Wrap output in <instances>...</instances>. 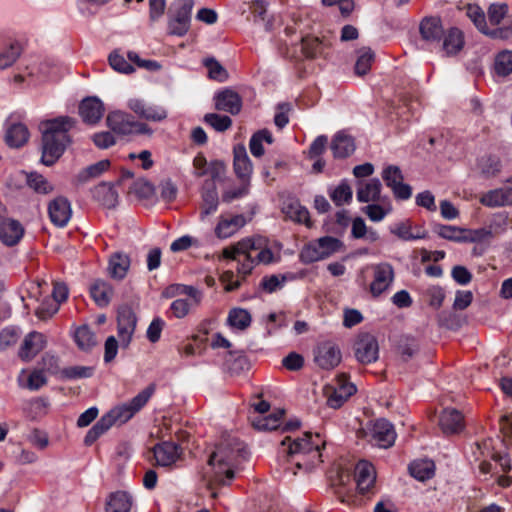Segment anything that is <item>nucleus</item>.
<instances>
[{"label":"nucleus","instance_id":"5fc2aeb1","mask_svg":"<svg viewBox=\"0 0 512 512\" xmlns=\"http://www.w3.org/2000/svg\"><path fill=\"white\" fill-rule=\"evenodd\" d=\"M203 65L207 68L210 79L218 82H225L228 79L227 70L215 58H205Z\"/></svg>","mask_w":512,"mask_h":512},{"label":"nucleus","instance_id":"052dcab7","mask_svg":"<svg viewBox=\"0 0 512 512\" xmlns=\"http://www.w3.org/2000/svg\"><path fill=\"white\" fill-rule=\"evenodd\" d=\"M424 296L428 305L437 310L443 304L445 292L440 286H430L425 290Z\"/></svg>","mask_w":512,"mask_h":512},{"label":"nucleus","instance_id":"79ce46f5","mask_svg":"<svg viewBox=\"0 0 512 512\" xmlns=\"http://www.w3.org/2000/svg\"><path fill=\"white\" fill-rule=\"evenodd\" d=\"M285 214L295 222L303 223L307 227H311L309 211L299 202L293 201L283 208Z\"/></svg>","mask_w":512,"mask_h":512},{"label":"nucleus","instance_id":"f03ea898","mask_svg":"<svg viewBox=\"0 0 512 512\" xmlns=\"http://www.w3.org/2000/svg\"><path fill=\"white\" fill-rule=\"evenodd\" d=\"M247 457V448L241 441L236 438L223 440L208 461L213 470L212 481L219 485H229Z\"/></svg>","mask_w":512,"mask_h":512},{"label":"nucleus","instance_id":"2f4dec72","mask_svg":"<svg viewBox=\"0 0 512 512\" xmlns=\"http://www.w3.org/2000/svg\"><path fill=\"white\" fill-rule=\"evenodd\" d=\"M94 198L107 208H113L118 202V193L113 184L102 182L95 186L93 190Z\"/></svg>","mask_w":512,"mask_h":512},{"label":"nucleus","instance_id":"423d86ee","mask_svg":"<svg viewBox=\"0 0 512 512\" xmlns=\"http://www.w3.org/2000/svg\"><path fill=\"white\" fill-rule=\"evenodd\" d=\"M193 0H177L170 8L168 31L175 36H184L191 22Z\"/></svg>","mask_w":512,"mask_h":512},{"label":"nucleus","instance_id":"338daca9","mask_svg":"<svg viewBox=\"0 0 512 512\" xmlns=\"http://www.w3.org/2000/svg\"><path fill=\"white\" fill-rule=\"evenodd\" d=\"M20 337L19 330L15 327H6L0 332V351L15 345Z\"/></svg>","mask_w":512,"mask_h":512},{"label":"nucleus","instance_id":"7ed1b4c3","mask_svg":"<svg viewBox=\"0 0 512 512\" xmlns=\"http://www.w3.org/2000/svg\"><path fill=\"white\" fill-rule=\"evenodd\" d=\"M75 123V119L69 116H60L41 122V162L44 165H53L63 155L71 142L68 132L74 127Z\"/></svg>","mask_w":512,"mask_h":512},{"label":"nucleus","instance_id":"a18cd8bd","mask_svg":"<svg viewBox=\"0 0 512 512\" xmlns=\"http://www.w3.org/2000/svg\"><path fill=\"white\" fill-rule=\"evenodd\" d=\"M22 47L18 42H13L0 51V70L11 67L20 57Z\"/></svg>","mask_w":512,"mask_h":512},{"label":"nucleus","instance_id":"c9c22d12","mask_svg":"<svg viewBox=\"0 0 512 512\" xmlns=\"http://www.w3.org/2000/svg\"><path fill=\"white\" fill-rule=\"evenodd\" d=\"M409 472L415 479L425 481L433 477L435 464L429 459L415 460L409 465Z\"/></svg>","mask_w":512,"mask_h":512},{"label":"nucleus","instance_id":"9d476101","mask_svg":"<svg viewBox=\"0 0 512 512\" xmlns=\"http://www.w3.org/2000/svg\"><path fill=\"white\" fill-rule=\"evenodd\" d=\"M467 14L482 33L489 35L492 38L508 39L512 36V16L508 17L503 26L488 30L485 14L478 6H469Z\"/></svg>","mask_w":512,"mask_h":512},{"label":"nucleus","instance_id":"4be33fe9","mask_svg":"<svg viewBox=\"0 0 512 512\" xmlns=\"http://www.w3.org/2000/svg\"><path fill=\"white\" fill-rule=\"evenodd\" d=\"M153 453L158 466L169 467L179 459L181 449L176 443L167 441L157 444Z\"/></svg>","mask_w":512,"mask_h":512},{"label":"nucleus","instance_id":"2eb2a0df","mask_svg":"<svg viewBox=\"0 0 512 512\" xmlns=\"http://www.w3.org/2000/svg\"><path fill=\"white\" fill-rule=\"evenodd\" d=\"M107 125L115 133L128 135L135 132L136 127H145V124L138 123L133 117L122 111H114L107 116Z\"/></svg>","mask_w":512,"mask_h":512},{"label":"nucleus","instance_id":"f257e3e1","mask_svg":"<svg viewBox=\"0 0 512 512\" xmlns=\"http://www.w3.org/2000/svg\"><path fill=\"white\" fill-rule=\"evenodd\" d=\"M325 442L319 434L304 433L302 437H285L281 441V453L287 457L288 466L295 475L293 467L309 471L322 462L321 449Z\"/></svg>","mask_w":512,"mask_h":512},{"label":"nucleus","instance_id":"1a4fd4ad","mask_svg":"<svg viewBox=\"0 0 512 512\" xmlns=\"http://www.w3.org/2000/svg\"><path fill=\"white\" fill-rule=\"evenodd\" d=\"M372 281L369 285V291L375 298L387 292L395 279L393 266L388 262H381L371 266Z\"/></svg>","mask_w":512,"mask_h":512},{"label":"nucleus","instance_id":"0eeeda50","mask_svg":"<svg viewBox=\"0 0 512 512\" xmlns=\"http://www.w3.org/2000/svg\"><path fill=\"white\" fill-rule=\"evenodd\" d=\"M58 76V67L51 61L35 62L26 67L25 74H17L13 80L15 83H23L28 78L29 85H36L39 82L54 80Z\"/></svg>","mask_w":512,"mask_h":512},{"label":"nucleus","instance_id":"a19ab883","mask_svg":"<svg viewBox=\"0 0 512 512\" xmlns=\"http://www.w3.org/2000/svg\"><path fill=\"white\" fill-rule=\"evenodd\" d=\"M329 196L336 206L349 204L352 201V188L347 180H342L338 186L329 189Z\"/></svg>","mask_w":512,"mask_h":512},{"label":"nucleus","instance_id":"6e6552de","mask_svg":"<svg viewBox=\"0 0 512 512\" xmlns=\"http://www.w3.org/2000/svg\"><path fill=\"white\" fill-rule=\"evenodd\" d=\"M355 392V385L348 382L345 375L339 376L335 384L326 385L323 389L326 404L333 409L340 408Z\"/></svg>","mask_w":512,"mask_h":512},{"label":"nucleus","instance_id":"72a5a7b5","mask_svg":"<svg viewBox=\"0 0 512 512\" xmlns=\"http://www.w3.org/2000/svg\"><path fill=\"white\" fill-rule=\"evenodd\" d=\"M30 133L23 123H14L10 125L5 134L6 143L10 147L19 148L29 139Z\"/></svg>","mask_w":512,"mask_h":512},{"label":"nucleus","instance_id":"bf43d9fd","mask_svg":"<svg viewBox=\"0 0 512 512\" xmlns=\"http://www.w3.org/2000/svg\"><path fill=\"white\" fill-rule=\"evenodd\" d=\"M204 121L218 132H224L232 125V120L229 116L216 113L206 114Z\"/></svg>","mask_w":512,"mask_h":512},{"label":"nucleus","instance_id":"393cba45","mask_svg":"<svg viewBox=\"0 0 512 512\" xmlns=\"http://www.w3.org/2000/svg\"><path fill=\"white\" fill-rule=\"evenodd\" d=\"M439 425L444 434H456L464 429V417L454 408H446L439 418Z\"/></svg>","mask_w":512,"mask_h":512},{"label":"nucleus","instance_id":"8fccbe9b","mask_svg":"<svg viewBox=\"0 0 512 512\" xmlns=\"http://www.w3.org/2000/svg\"><path fill=\"white\" fill-rule=\"evenodd\" d=\"M202 211L201 219L203 220L206 216L215 213L218 209L219 198L215 187L205 190L202 193Z\"/></svg>","mask_w":512,"mask_h":512},{"label":"nucleus","instance_id":"37998d69","mask_svg":"<svg viewBox=\"0 0 512 512\" xmlns=\"http://www.w3.org/2000/svg\"><path fill=\"white\" fill-rule=\"evenodd\" d=\"M272 144L273 137L269 130L263 129L254 133L249 142L250 152L254 157H261L264 154L263 142Z\"/></svg>","mask_w":512,"mask_h":512},{"label":"nucleus","instance_id":"a211bd4d","mask_svg":"<svg viewBox=\"0 0 512 512\" xmlns=\"http://www.w3.org/2000/svg\"><path fill=\"white\" fill-rule=\"evenodd\" d=\"M118 337L121 345L127 347L134 334L137 319L130 308H123L118 312Z\"/></svg>","mask_w":512,"mask_h":512},{"label":"nucleus","instance_id":"603ef678","mask_svg":"<svg viewBox=\"0 0 512 512\" xmlns=\"http://www.w3.org/2000/svg\"><path fill=\"white\" fill-rule=\"evenodd\" d=\"M434 232L443 239L456 243H463V228L461 227L438 224L435 225Z\"/></svg>","mask_w":512,"mask_h":512},{"label":"nucleus","instance_id":"3c124183","mask_svg":"<svg viewBox=\"0 0 512 512\" xmlns=\"http://www.w3.org/2000/svg\"><path fill=\"white\" fill-rule=\"evenodd\" d=\"M74 340L77 346L84 351H87L96 345L95 335L86 325L76 329L74 333Z\"/></svg>","mask_w":512,"mask_h":512},{"label":"nucleus","instance_id":"6e6d98bb","mask_svg":"<svg viewBox=\"0 0 512 512\" xmlns=\"http://www.w3.org/2000/svg\"><path fill=\"white\" fill-rule=\"evenodd\" d=\"M94 373V368L90 366H71L61 370V378L66 380H75L90 378Z\"/></svg>","mask_w":512,"mask_h":512},{"label":"nucleus","instance_id":"cd10ccee","mask_svg":"<svg viewBox=\"0 0 512 512\" xmlns=\"http://www.w3.org/2000/svg\"><path fill=\"white\" fill-rule=\"evenodd\" d=\"M133 503V497L130 493L126 491H116L108 496L105 512H130Z\"/></svg>","mask_w":512,"mask_h":512},{"label":"nucleus","instance_id":"a878e982","mask_svg":"<svg viewBox=\"0 0 512 512\" xmlns=\"http://www.w3.org/2000/svg\"><path fill=\"white\" fill-rule=\"evenodd\" d=\"M382 184L378 178H372L367 182H359L356 198L360 203L380 202Z\"/></svg>","mask_w":512,"mask_h":512},{"label":"nucleus","instance_id":"f704fd0d","mask_svg":"<svg viewBox=\"0 0 512 512\" xmlns=\"http://www.w3.org/2000/svg\"><path fill=\"white\" fill-rule=\"evenodd\" d=\"M464 46L463 33L457 28H451L444 35L442 49L447 56L457 54Z\"/></svg>","mask_w":512,"mask_h":512},{"label":"nucleus","instance_id":"e2e57ef3","mask_svg":"<svg viewBox=\"0 0 512 512\" xmlns=\"http://www.w3.org/2000/svg\"><path fill=\"white\" fill-rule=\"evenodd\" d=\"M323 251L318 248V242L306 245L300 252V259L303 263L309 264L324 259Z\"/></svg>","mask_w":512,"mask_h":512},{"label":"nucleus","instance_id":"9b49d317","mask_svg":"<svg viewBox=\"0 0 512 512\" xmlns=\"http://www.w3.org/2000/svg\"><path fill=\"white\" fill-rule=\"evenodd\" d=\"M354 353L362 364L375 362L379 356V345L375 336L370 333L359 334L354 343Z\"/></svg>","mask_w":512,"mask_h":512},{"label":"nucleus","instance_id":"b1692460","mask_svg":"<svg viewBox=\"0 0 512 512\" xmlns=\"http://www.w3.org/2000/svg\"><path fill=\"white\" fill-rule=\"evenodd\" d=\"M24 235L22 224L15 219H4L0 223V241L6 246L16 245Z\"/></svg>","mask_w":512,"mask_h":512},{"label":"nucleus","instance_id":"e433bc0d","mask_svg":"<svg viewBox=\"0 0 512 512\" xmlns=\"http://www.w3.org/2000/svg\"><path fill=\"white\" fill-rule=\"evenodd\" d=\"M251 321V315L246 309L233 308L228 313L227 324L232 329L244 331L251 325Z\"/></svg>","mask_w":512,"mask_h":512},{"label":"nucleus","instance_id":"bb28decb","mask_svg":"<svg viewBox=\"0 0 512 512\" xmlns=\"http://www.w3.org/2000/svg\"><path fill=\"white\" fill-rule=\"evenodd\" d=\"M246 224V219L243 215H234L231 217L221 216L216 227L215 234L220 239H226L234 235Z\"/></svg>","mask_w":512,"mask_h":512},{"label":"nucleus","instance_id":"ddd939ff","mask_svg":"<svg viewBox=\"0 0 512 512\" xmlns=\"http://www.w3.org/2000/svg\"><path fill=\"white\" fill-rule=\"evenodd\" d=\"M355 481L360 494L374 493L376 471L370 462L361 460L357 463L355 467Z\"/></svg>","mask_w":512,"mask_h":512},{"label":"nucleus","instance_id":"864d4df0","mask_svg":"<svg viewBox=\"0 0 512 512\" xmlns=\"http://www.w3.org/2000/svg\"><path fill=\"white\" fill-rule=\"evenodd\" d=\"M418 349L417 340L410 336L401 337L397 345V352L404 361L411 359L418 352Z\"/></svg>","mask_w":512,"mask_h":512},{"label":"nucleus","instance_id":"c03bdc74","mask_svg":"<svg viewBox=\"0 0 512 512\" xmlns=\"http://www.w3.org/2000/svg\"><path fill=\"white\" fill-rule=\"evenodd\" d=\"M113 424L108 416L103 415L87 432L84 443L87 446L92 445L100 436L107 432Z\"/></svg>","mask_w":512,"mask_h":512},{"label":"nucleus","instance_id":"49530a36","mask_svg":"<svg viewBox=\"0 0 512 512\" xmlns=\"http://www.w3.org/2000/svg\"><path fill=\"white\" fill-rule=\"evenodd\" d=\"M391 211H392V206L389 202L383 203V204H378L377 202H373V203L368 204L367 206L362 208V212L372 222L382 221Z\"/></svg>","mask_w":512,"mask_h":512},{"label":"nucleus","instance_id":"6ab92c4d","mask_svg":"<svg viewBox=\"0 0 512 512\" xmlns=\"http://www.w3.org/2000/svg\"><path fill=\"white\" fill-rule=\"evenodd\" d=\"M104 111L102 101L95 96L83 99L79 105V114L83 122L90 125L98 123L103 117Z\"/></svg>","mask_w":512,"mask_h":512},{"label":"nucleus","instance_id":"aec40b11","mask_svg":"<svg viewBox=\"0 0 512 512\" xmlns=\"http://www.w3.org/2000/svg\"><path fill=\"white\" fill-rule=\"evenodd\" d=\"M233 154V168L236 176L241 182L251 183L253 164L247 154L246 148L243 145H238L234 147Z\"/></svg>","mask_w":512,"mask_h":512},{"label":"nucleus","instance_id":"58836bf2","mask_svg":"<svg viewBox=\"0 0 512 512\" xmlns=\"http://www.w3.org/2000/svg\"><path fill=\"white\" fill-rule=\"evenodd\" d=\"M351 235L355 239H365L371 243L379 239L378 232L373 228H368L361 217H356L352 221Z\"/></svg>","mask_w":512,"mask_h":512},{"label":"nucleus","instance_id":"774afa93","mask_svg":"<svg viewBox=\"0 0 512 512\" xmlns=\"http://www.w3.org/2000/svg\"><path fill=\"white\" fill-rule=\"evenodd\" d=\"M479 168L485 176H494L500 171V161L495 156L483 157L479 161Z\"/></svg>","mask_w":512,"mask_h":512},{"label":"nucleus","instance_id":"39448f33","mask_svg":"<svg viewBox=\"0 0 512 512\" xmlns=\"http://www.w3.org/2000/svg\"><path fill=\"white\" fill-rule=\"evenodd\" d=\"M237 250L246 257H254L258 263L271 264L274 262V254L269 248L266 237L254 235L237 242Z\"/></svg>","mask_w":512,"mask_h":512},{"label":"nucleus","instance_id":"4d7b16f0","mask_svg":"<svg viewBox=\"0 0 512 512\" xmlns=\"http://www.w3.org/2000/svg\"><path fill=\"white\" fill-rule=\"evenodd\" d=\"M108 60L110 66L119 73L131 74L135 71L133 65L118 50L111 52Z\"/></svg>","mask_w":512,"mask_h":512},{"label":"nucleus","instance_id":"0e129e2a","mask_svg":"<svg viewBox=\"0 0 512 512\" xmlns=\"http://www.w3.org/2000/svg\"><path fill=\"white\" fill-rule=\"evenodd\" d=\"M109 167H110V161L109 160H107V159L101 160V161H99V162H97L95 164H92V165L88 166L86 169H84L79 174V179L81 181H87L90 178L98 177L103 172L108 170Z\"/></svg>","mask_w":512,"mask_h":512},{"label":"nucleus","instance_id":"c756f323","mask_svg":"<svg viewBox=\"0 0 512 512\" xmlns=\"http://www.w3.org/2000/svg\"><path fill=\"white\" fill-rule=\"evenodd\" d=\"M331 150L334 157L346 158L355 151L354 139L344 132H338L332 140Z\"/></svg>","mask_w":512,"mask_h":512},{"label":"nucleus","instance_id":"4468645a","mask_svg":"<svg viewBox=\"0 0 512 512\" xmlns=\"http://www.w3.org/2000/svg\"><path fill=\"white\" fill-rule=\"evenodd\" d=\"M371 440L380 448L391 447L396 440L393 425L386 419H377L371 428Z\"/></svg>","mask_w":512,"mask_h":512},{"label":"nucleus","instance_id":"4c0bfd02","mask_svg":"<svg viewBox=\"0 0 512 512\" xmlns=\"http://www.w3.org/2000/svg\"><path fill=\"white\" fill-rule=\"evenodd\" d=\"M21 175L25 176L28 187L31 188L35 193L47 195L54 190L53 185L41 174L36 172H22Z\"/></svg>","mask_w":512,"mask_h":512},{"label":"nucleus","instance_id":"20e7f679","mask_svg":"<svg viewBox=\"0 0 512 512\" xmlns=\"http://www.w3.org/2000/svg\"><path fill=\"white\" fill-rule=\"evenodd\" d=\"M155 392V385L150 384L129 402L112 408L106 415L112 424H124L128 422L137 412H139L149 401Z\"/></svg>","mask_w":512,"mask_h":512},{"label":"nucleus","instance_id":"dca6fc26","mask_svg":"<svg viewBox=\"0 0 512 512\" xmlns=\"http://www.w3.org/2000/svg\"><path fill=\"white\" fill-rule=\"evenodd\" d=\"M48 214L57 227H65L72 216L71 204L67 198L58 196L49 203Z\"/></svg>","mask_w":512,"mask_h":512},{"label":"nucleus","instance_id":"680f3d73","mask_svg":"<svg viewBox=\"0 0 512 512\" xmlns=\"http://www.w3.org/2000/svg\"><path fill=\"white\" fill-rule=\"evenodd\" d=\"M317 242L318 248L323 251L322 255L324 259L342 248V242L339 239L331 236L319 238Z\"/></svg>","mask_w":512,"mask_h":512},{"label":"nucleus","instance_id":"ea45409f","mask_svg":"<svg viewBox=\"0 0 512 512\" xmlns=\"http://www.w3.org/2000/svg\"><path fill=\"white\" fill-rule=\"evenodd\" d=\"M284 416V410L278 409L270 415H261L253 421V426L261 431L275 430L280 427L281 419Z\"/></svg>","mask_w":512,"mask_h":512},{"label":"nucleus","instance_id":"473e14b6","mask_svg":"<svg viewBox=\"0 0 512 512\" xmlns=\"http://www.w3.org/2000/svg\"><path fill=\"white\" fill-rule=\"evenodd\" d=\"M130 267V258L124 253H114L111 255L108 264L109 275L117 280L123 279Z\"/></svg>","mask_w":512,"mask_h":512},{"label":"nucleus","instance_id":"c85d7f7f","mask_svg":"<svg viewBox=\"0 0 512 512\" xmlns=\"http://www.w3.org/2000/svg\"><path fill=\"white\" fill-rule=\"evenodd\" d=\"M113 294L114 290L112 286L102 279L95 280L90 286V295L94 302L101 308L109 305Z\"/></svg>","mask_w":512,"mask_h":512},{"label":"nucleus","instance_id":"f3484780","mask_svg":"<svg viewBox=\"0 0 512 512\" xmlns=\"http://www.w3.org/2000/svg\"><path fill=\"white\" fill-rule=\"evenodd\" d=\"M315 362L322 369H332L341 362V351L331 342L321 343L315 353Z\"/></svg>","mask_w":512,"mask_h":512},{"label":"nucleus","instance_id":"69168bd1","mask_svg":"<svg viewBox=\"0 0 512 512\" xmlns=\"http://www.w3.org/2000/svg\"><path fill=\"white\" fill-rule=\"evenodd\" d=\"M382 178L390 189L402 182L404 177L401 169L396 165H388L382 171Z\"/></svg>","mask_w":512,"mask_h":512},{"label":"nucleus","instance_id":"412c9836","mask_svg":"<svg viewBox=\"0 0 512 512\" xmlns=\"http://www.w3.org/2000/svg\"><path fill=\"white\" fill-rule=\"evenodd\" d=\"M45 346L46 338L42 333L36 331L30 332L25 336L19 349V357L23 361H29L40 353Z\"/></svg>","mask_w":512,"mask_h":512},{"label":"nucleus","instance_id":"7c9ffc66","mask_svg":"<svg viewBox=\"0 0 512 512\" xmlns=\"http://www.w3.org/2000/svg\"><path fill=\"white\" fill-rule=\"evenodd\" d=\"M420 33L422 38L428 42H439L444 35L440 19L430 17L422 20Z\"/></svg>","mask_w":512,"mask_h":512},{"label":"nucleus","instance_id":"5701e85b","mask_svg":"<svg viewBox=\"0 0 512 512\" xmlns=\"http://www.w3.org/2000/svg\"><path fill=\"white\" fill-rule=\"evenodd\" d=\"M217 110L236 115L241 111L242 99L239 94L231 89H224L214 97Z\"/></svg>","mask_w":512,"mask_h":512},{"label":"nucleus","instance_id":"de8ad7c7","mask_svg":"<svg viewBox=\"0 0 512 512\" xmlns=\"http://www.w3.org/2000/svg\"><path fill=\"white\" fill-rule=\"evenodd\" d=\"M357 53L358 57L355 63V73L359 76H363L370 71L375 55L374 52L367 47L359 49Z\"/></svg>","mask_w":512,"mask_h":512},{"label":"nucleus","instance_id":"09e8293b","mask_svg":"<svg viewBox=\"0 0 512 512\" xmlns=\"http://www.w3.org/2000/svg\"><path fill=\"white\" fill-rule=\"evenodd\" d=\"M494 70L498 76L506 77L512 74V51L503 50L499 52L494 61Z\"/></svg>","mask_w":512,"mask_h":512},{"label":"nucleus","instance_id":"13d9d810","mask_svg":"<svg viewBox=\"0 0 512 512\" xmlns=\"http://www.w3.org/2000/svg\"><path fill=\"white\" fill-rule=\"evenodd\" d=\"M59 307L57 301L46 297L36 308L35 315L38 319L45 321L55 315L59 311Z\"/></svg>","mask_w":512,"mask_h":512},{"label":"nucleus","instance_id":"f8f14e48","mask_svg":"<svg viewBox=\"0 0 512 512\" xmlns=\"http://www.w3.org/2000/svg\"><path fill=\"white\" fill-rule=\"evenodd\" d=\"M127 106L139 118L151 122H161L168 116L167 110L163 106L148 103L140 98L130 99Z\"/></svg>","mask_w":512,"mask_h":512}]
</instances>
